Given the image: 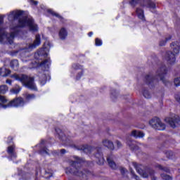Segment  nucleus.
Wrapping results in <instances>:
<instances>
[{
	"label": "nucleus",
	"mask_w": 180,
	"mask_h": 180,
	"mask_svg": "<svg viewBox=\"0 0 180 180\" xmlns=\"http://www.w3.org/2000/svg\"><path fill=\"white\" fill-rule=\"evenodd\" d=\"M22 16L23 12H22V11H14L11 12L8 15V20L12 22V20H15V19H19V26L20 27L28 26L31 32H37L39 30L37 25L34 23V20L32 18Z\"/></svg>",
	"instance_id": "1"
},
{
	"label": "nucleus",
	"mask_w": 180,
	"mask_h": 180,
	"mask_svg": "<svg viewBox=\"0 0 180 180\" xmlns=\"http://www.w3.org/2000/svg\"><path fill=\"white\" fill-rule=\"evenodd\" d=\"M11 78H15L16 81H20L25 86L32 91H37V87L34 84V78L26 75H13Z\"/></svg>",
	"instance_id": "2"
},
{
	"label": "nucleus",
	"mask_w": 180,
	"mask_h": 180,
	"mask_svg": "<svg viewBox=\"0 0 180 180\" xmlns=\"http://www.w3.org/2000/svg\"><path fill=\"white\" fill-rule=\"evenodd\" d=\"M171 49L172 52L168 51L165 55V60L169 63V64H174L175 63L176 58L175 56H178L180 51L179 42L174 41L170 44Z\"/></svg>",
	"instance_id": "3"
},
{
	"label": "nucleus",
	"mask_w": 180,
	"mask_h": 180,
	"mask_svg": "<svg viewBox=\"0 0 180 180\" xmlns=\"http://www.w3.org/2000/svg\"><path fill=\"white\" fill-rule=\"evenodd\" d=\"M18 32H19V27H15L11 34H6L5 30L0 27V43L7 41L10 44H12L13 43V39H15V34Z\"/></svg>",
	"instance_id": "4"
},
{
	"label": "nucleus",
	"mask_w": 180,
	"mask_h": 180,
	"mask_svg": "<svg viewBox=\"0 0 180 180\" xmlns=\"http://www.w3.org/2000/svg\"><path fill=\"white\" fill-rule=\"evenodd\" d=\"M149 124L156 130H165V124L162 123L161 120L157 117L152 118L149 121Z\"/></svg>",
	"instance_id": "5"
},
{
	"label": "nucleus",
	"mask_w": 180,
	"mask_h": 180,
	"mask_svg": "<svg viewBox=\"0 0 180 180\" xmlns=\"http://www.w3.org/2000/svg\"><path fill=\"white\" fill-rule=\"evenodd\" d=\"M166 123H168L171 127L175 128L180 124V118L178 115H174L172 117L165 118Z\"/></svg>",
	"instance_id": "6"
},
{
	"label": "nucleus",
	"mask_w": 180,
	"mask_h": 180,
	"mask_svg": "<svg viewBox=\"0 0 180 180\" xmlns=\"http://www.w3.org/2000/svg\"><path fill=\"white\" fill-rule=\"evenodd\" d=\"M131 165L136 169V172H138V174H139V175H141V176H142L143 178L148 177V174H147V172L143 170L144 167H143L141 165H137V163L133 162L131 163Z\"/></svg>",
	"instance_id": "7"
},
{
	"label": "nucleus",
	"mask_w": 180,
	"mask_h": 180,
	"mask_svg": "<svg viewBox=\"0 0 180 180\" xmlns=\"http://www.w3.org/2000/svg\"><path fill=\"white\" fill-rule=\"evenodd\" d=\"M25 105V101L22 98H14L7 105L8 107L19 108V106H23Z\"/></svg>",
	"instance_id": "8"
},
{
	"label": "nucleus",
	"mask_w": 180,
	"mask_h": 180,
	"mask_svg": "<svg viewBox=\"0 0 180 180\" xmlns=\"http://www.w3.org/2000/svg\"><path fill=\"white\" fill-rule=\"evenodd\" d=\"M37 46H40V35L37 34L35 37V40L34 41L33 44H30L29 45V49H30L31 50L33 49H36V47H37Z\"/></svg>",
	"instance_id": "9"
},
{
	"label": "nucleus",
	"mask_w": 180,
	"mask_h": 180,
	"mask_svg": "<svg viewBox=\"0 0 180 180\" xmlns=\"http://www.w3.org/2000/svg\"><path fill=\"white\" fill-rule=\"evenodd\" d=\"M58 36L60 40H65V39H67V36H68V32H67V30L64 27H62L59 30Z\"/></svg>",
	"instance_id": "10"
},
{
	"label": "nucleus",
	"mask_w": 180,
	"mask_h": 180,
	"mask_svg": "<svg viewBox=\"0 0 180 180\" xmlns=\"http://www.w3.org/2000/svg\"><path fill=\"white\" fill-rule=\"evenodd\" d=\"M103 144L105 146V147H107V148H110V150H114L115 149V145L113 144V142L110 141L109 139H105L103 141Z\"/></svg>",
	"instance_id": "11"
},
{
	"label": "nucleus",
	"mask_w": 180,
	"mask_h": 180,
	"mask_svg": "<svg viewBox=\"0 0 180 180\" xmlns=\"http://www.w3.org/2000/svg\"><path fill=\"white\" fill-rule=\"evenodd\" d=\"M131 136H132L133 137H135L136 139L137 138L141 139L144 137V133L140 131L134 130L131 132Z\"/></svg>",
	"instance_id": "12"
},
{
	"label": "nucleus",
	"mask_w": 180,
	"mask_h": 180,
	"mask_svg": "<svg viewBox=\"0 0 180 180\" xmlns=\"http://www.w3.org/2000/svg\"><path fill=\"white\" fill-rule=\"evenodd\" d=\"M8 154L11 158H16V153H15V146H8L7 149Z\"/></svg>",
	"instance_id": "13"
},
{
	"label": "nucleus",
	"mask_w": 180,
	"mask_h": 180,
	"mask_svg": "<svg viewBox=\"0 0 180 180\" xmlns=\"http://www.w3.org/2000/svg\"><path fill=\"white\" fill-rule=\"evenodd\" d=\"M10 65L14 71H18V70H19V62L16 59L11 60Z\"/></svg>",
	"instance_id": "14"
},
{
	"label": "nucleus",
	"mask_w": 180,
	"mask_h": 180,
	"mask_svg": "<svg viewBox=\"0 0 180 180\" xmlns=\"http://www.w3.org/2000/svg\"><path fill=\"white\" fill-rule=\"evenodd\" d=\"M136 13L139 19L144 20V11L141 8L138 7L136 11Z\"/></svg>",
	"instance_id": "15"
},
{
	"label": "nucleus",
	"mask_w": 180,
	"mask_h": 180,
	"mask_svg": "<svg viewBox=\"0 0 180 180\" xmlns=\"http://www.w3.org/2000/svg\"><path fill=\"white\" fill-rule=\"evenodd\" d=\"M56 136L58 139H60V140H65V135L64 134L63 131H61V129H60V128L56 129Z\"/></svg>",
	"instance_id": "16"
},
{
	"label": "nucleus",
	"mask_w": 180,
	"mask_h": 180,
	"mask_svg": "<svg viewBox=\"0 0 180 180\" xmlns=\"http://www.w3.org/2000/svg\"><path fill=\"white\" fill-rule=\"evenodd\" d=\"M11 74V70L6 69V68H0V75L1 77H8Z\"/></svg>",
	"instance_id": "17"
},
{
	"label": "nucleus",
	"mask_w": 180,
	"mask_h": 180,
	"mask_svg": "<svg viewBox=\"0 0 180 180\" xmlns=\"http://www.w3.org/2000/svg\"><path fill=\"white\" fill-rule=\"evenodd\" d=\"M142 94H143V96L145 98H146V99H150V98H151V94L147 89H143L142 91Z\"/></svg>",
	"instance_id": "18"
},
{
	"label": "nucleus",
	"mask_w": 180,
	"mask_h": 180,
	"mask_svg": "<svg viewBox=\"0 0 180 180\" xmlns=\"http://www.w3.org/2000/svg\"><path fill=\"white\" fill-rule=\"evenodd\" d=\"M7 91H8V86L6 85L0 86V94H6Z\"/></svg>",
	"instance_id": "19"
},
{
	"label": "nucleus",
	"mask_w": 180,
	"mask_h": 180,
	"mask_svg": "<svg viewBox=\"0 0 180 180\" xmlns=\"http://www.w3.org/2000/svg\"><path fill=\"white\" fill-rule=\"evenodd\" d=\"M107 161L110 165V167H111V168H116V164L115 163V162H113V160H112V159H110V158H107Z\"/></svg>",
	"instance_id": "20"
},
{
	"label": "nucleus",
	"mask_w": 180,
	"mask_h": 180,
	"mask_svg": "<svg viewBox=\"0 0 180 180\" xmlns=\"http://www.w3.org/2000/svg\"><path fill=\"white\" fill-rule=\"evenodd\" d=\"M35 98H36V96H34V94H25V99H27V101H32V99H34Z\"/></svg>",
	"instance_id": "21"
},
{
	"label": "nucleus",
	"mask_w": 180,
	"mask_h": 180,
	"mask_svg": "<svg viewBox=\"0 0 180 180\" xmlns=\"http://www.w3.org/2000/svg\"><path fill=\"white\" fill-rule=\"evenodd\" d=\"M161 178L164 180H172V178L169 175L165 174H162Z\"/></svg>",
	"instance_id": "22"
},
{
	"label": "nucleus",
	"mask_w": 180,
	"mask_h": 180,
	"mask_svg": "<svg viewBox=\"0 0 180 180\" xmlns=\"http://www.w3.org/2000/svg\"><path fill=\"white\" fill-rule=\"evenodd\" d=\"M46 12L48 13H51V15H53V16H57L58 18H60V15H58V14H57L56 13H55L54 11H53V10L48 8L46 10Z\"/></svg>",
	"instance_id": "23"
},
{
	"label": "nucleus",
	"mask_w": 180,
	"mask_h": 180,
	"mask_svg": "<svg viewBox=\"0 0 180 180\" xmlns=\"http://www.w3.org/2000/svg\"><path fill=\"white\" fill-rule=\"evenodd\" d=\"M172 37L169 36L168 38H166L165 41H161L160 43V46H165V43L168 41V40H171Z\"/></svg>",
	"instance_id": "24"
},
{
	"label": "nucleus",
	"mask_w": 180,
	"mask_h": 180,
	"mask_svg": "<svg viewBox=\"0 0 180 180\" xmlns=\"http://www.w3.org/2000/svg\"><path fill=\"white\" fill-rule=\"evenodd\" d=\"M46 67H48V68H50V65H51V60H50V58H49L48 56H46Z\"/></svg>",
	"instance_id": "25"
},
{
	"label": "nucleus",
	"mask_w": 180,
	"mask_h": 180,
	"mask_svg": "<svg viewBox=\"0 0 180 180\" xmlns=\"http://www.w3.org/2000/svg\"><path fill=\"white\" fill-rule=\"evenodd\" d=\"M11 94H19L20 92V88H15L11 90Z\"/></svg>",
	"instance_id": "26"
},
{
	"label": "nucleus",
	"mask_w": 180,
	"mask_h": 180,
	"mask_svg": "<svg viewBox=\"0 0 180 180\" xmlns=\"http://www.w3.org/2000/svg\"><path fill=\"white\" fill-rule=\"evenodd\" d=\"M146 6L147 8H150L151 9H154L155 8V4L153 2H149Z\"/></svg>",
	"instance_id": "27"
},
{
	"label": "nucleus",
	"mask_w": 180,
	"mask_h": 180,
	"mask_svg": "<svg viewBox=\"0 0 180 180\" xmlns=\"http://www.w3.org/2000/svg\"><path fill=\"white\" fill-rule=\"evenodd\" d=\"M95 44H96V46H101L102 40H101L99 38L96 39Z\"/></svg>",
	"instance_id": "28"
},
{
	"label": "nucleus",
	"mask_w": 180,
	"mask_h": 180,
	"mask_svg": "<svg viewBox=\"0 0 180 180\" xmlns=\"http://www.w3.org/2000/svg\"><path fill=\"white\" fill-rule=\"evenodd\" d=\"M174 85L175 86H179L180 85V77L174 79Z\"/></svg>",
	"instance_id": "29"
},
{
	"label": "nucleus",
	"mask_w": 180,
	"mask_h": 180,
	"mask_svg": "<svg viewBox=\"0 0 180 180\" xmlns=\"http://www.w3.org/2000/svg\"><path fill=\"white\" fill-rule=\"evenodd\" d=\"M53 176V171L52 170H48L46 172V178H50Z\"/></svg>",
	"instance_id": "30"
},
{
	"label": "nucleus",
	"mask_w": 180,
	"mask_h": 180,
	"mask_svg": "<svg viewBox=\"0 0 180 180\" xmlns=\"http://www.w3.org/2000/svg\"><path fill=\"white\" fill-rule=\"evenodd\" d=\"M115 144H116L117 148H122V147H123L122 142H120V141H116Z\"/></svg>",
	"instance_id": "31"
},
{
	"label": "nucleus",
	"mask_w": 180,
	"mask_h": 180,
	"mask_svg": "<svg viewBox=\"0 0 180 180\" xmlns=\"http://www.w3.org/2000/svg\"><path fill=\"white\" fill-rule=\"evenodd\" d=\"M39 68H44H44H46V60H44L40 63Z\"/></svg>",
	"instance_id": "32"
},
{
	"label": "nucleus",
	"mask_w": 180,
	"mask_h": 180,
	"mask_svg": "<svg viewBox=\"0 0 180 180\" xmlns=\"http://www.w3.org/2000/svg\"><path fill=\"white\" fill-rule=\"evenodd\" d=\"M53 46V44L49 41H46V50H50V48Z\"/></svg>",
	"instance_id": "33"
},
{
	"label": "nucleus",
	"mask_w": 180,
	"mask_h": 180,
	"mask_svg": "<svg viewBox=\"0 0 180 180\" xmlns=\"http://www.w3.org/2000/svg\"><path fill=\"white\" fill-rule=\"evenodd\" d=\"M82 160L79 159V158H76V161L73 162L72 165H77L78 163H81Z\"/></svg>",
	"instance_id": "34"
},
{
	"label": "nucleus",
	"mask_w": 180,
	"mask_h": 180,
	"mask_svg": "<svg viewBox=\"0 0 180 180\" xmlns=\"http://www.w3.org/2000/svg\"><path fill=\"white\" fill-rule=\"evenodd\" d=\"M127 144L133 150H136V148H134V143H132V144H130V141H127Z\"/></svg>",
	"instance_id": "35"
},
{
	"label": "nucleus",
	"mask_w": 180,
	"mask_h": 180,
	"mask_svg": "<svg viewBox=\"0 0 180 180\" xmlns=\"http://www.w3.org/2000/svg\"><path fill=\"white\" fill-rule=\"evenodd\" d=\"M0 101L2 102V103H6V98H5V96L0 95Z\"/></svg>",
	"instance_id": "36"
},
{
	"label": "nucleus",
	"mask_w": 180,
	"mask_h": 180,
	"mask_svg": "<svg viewBox=\"0 0 180 180\" xmlns=\"http://www.w3.org/2000/svg\"><path fill=\"white\" fill-rule=\"evenodd\" d=\"M30 2L31 5H34L35 6L36 5H37V4H39L37 1H34V0H30Z\"/></svg>",
	"instance_id": "37"
},
{
	"label": "nucleus",
	"mask_w": 180,
	"mask_h": 180,
	"mask_svg": "<svg viewBox=\"0 0 180 180\" xmlns=\"http://www.w3.org/2000/svg\"><path fill=\"white\" fill-rule=\"evenodd\" d=\"M117 95V93L116 91H112L111 92V98H115Z\"/></svg>",
	"instance_id": "38"
},
{
	"label": "nucleus",
	"mask_w": 180,
	"mask_h": 180,
	"mask_svg": "<svg viewBox=\"0 0 180 180\" xmlns=\"http://www.w3.org/2000/svg\"><path fill=\"white\" fill-rule=\"evenodd\" d=\"M39 78H46V74H44H44L39 73Z\"/></svg>",
	"instance_id": "39"
},
{
	"label": "nucleus",
	"mask_w": 180,
	"mask_h": 180,
	"mask_svg": "<svg viewBox=\"0 0 180 180\" xmlns=\"http://www.w3.org/2000/svg\"><path fill=\"white\" fill-rule=\"evenodd\" d=\"M130 4L131 5H136V4H137V0H131Z\"/></svg>",
	"instance_id": "40"
},
{
	"label": "nucleus",
	"mask_w": 180,
	"mask_h": 180,
	"mask_svg": "<svg viewBox=\"0 0 180 180\" xmlns=\"http://www.w3.org/2000/svg\"><path fill=\"white\" fill-rule=\"evenodd\" d=\"M175 98H176V101H177V102H179V103H180V96H176Z\"/></svg>",
	"instance_id": "41"
},
{
	"label": "nucleus",
	"mask_w": 180,
	"mask_h": 180,
	"mask_svg": "<svg viewBox=\"0 0 180 180\" xmlns=\"http://www.w3.org/2000/svg\"><path fill=\"white\" fill-rule=\"evenodd\" d=\"M4 23V17L0 16V25H2Z\"/></svg>",
	"instance_id": "42"
},
{
	"label": "nucleus",
	"mask_w": 180,
	"mask_h": 180,
	"mask_svg": "<svg viewBox=\"0 0 180 180\" xmlns=\"http://www.w3.org/2000/svg\"><path fill=\"white\" fill-rule=\"evenodd\" d=\"M6 84H8L9 85H11V84H12V80H11V79H7V80L6 81Z\"/></svg>",
	"instance_id": "43"
},
{
	"label": "nucleus",
	"mask_w": 180,
	"mask_h": 180,
	"mask_svg": "<svg viewBox=\"0 0 180 180\" xmlns=\"http://www.w3.org/2000/svg\"><path fill=\"white\" fill-rule=\"evenodd\" d=\"M60 154H65V149L60 150Z\"/></svg>",
	"instance_id": "44"
},
{
	"label": "nucleus",
	"mask_w": 180,
	"mask_h": 180,
	"mask_svg": "<svg viewBox=\"0 0 180 180\" xmlns=\"http://www.w3.org/2000/svg\"><path fill=\"white\" fill-rule=\"evenodd\" d=\"M66 172L67 173H70V174H72V170H68V169H66Z\"/></svg>",
	"instance_id": "45"
},
{
	"label": "nucleus",
	"mask_w": 180,
	"mask_h": 180,
	"mask_svg": "<svg viewBox=\"0 0 180 180\" xmlns=\"http://www.w3.org/2000/svg\"><path fill=\"white\" fill-rule=\"evenodd\" d=\"M100 165H102L103 164V158L101 159V162H99Z\"/></svg>",
	"instance_id": "46"
},
{
	"label": "nucleus",
	"mask_w": 180,
	"mask_h": 180,
	"mask_svg": "<svg viewBox=\"0 0 180 180\" xmlns=\"http://www.w3.org/2000/svg\"><path fill=\"white\" fill-rule=\"evenodd\" d=\"M92 34H94V32H89V37H91V36H92Z\"/></svg>",
	"instance_id": "47"
},
{
	"label": "nucleus",
	"mask_w": 180,
	"mask_h": 180,
	"mask_svg": "<svg viewBox=\"0 0 180 180\" xmlns=\"http://www.w3.org/2000/svg\"><path fill=\"white\" fill-rule=\"evenodd\" d=\"M48 79H50V75H48Z\"/></svg>",
	"instance_id": "48"
},
{
	"label": "nucleus",
	"mask_w": 180,
	"mask_h": 180,
	"mask_svg": "<svg viewBox=\"0 0 180 180\" xmlns=\"http://www.w3.org/2000/svg\"><path fill=\"white\" fill-rule=\"evenodd\" d=\"M160 79H161L162 81H164V79H162V77H160Z\"/></svg>",
	"instance_id": "49"
},
{
	"label": "nucleus",
	"mask_w": 180,
	"mask_h": 180,
	"mask_svg": "<svg viewBox=\"0 0 180 180\" xmlns=\"http://www.w3.org/2000/svg\"><path fill=\"white\" fill-rule=\"evenodd\" d=\"M131 174H133V171L131 170Z\"/></svg>",
	"instance_id": "50"
},
{
	"label": "nucleus",
	"mask_w": 180,
	"mask_h": 180,
	"mask_svg": "<svg viewBox=\"0 0 180 180\" xmlns=\"http://www.w3.org/2000/svg\"><path fill=\"white\" fill-rule=\"evenodd\" d=\"M8 139H10L11 140H12V138H8Z\"/></svg>",
	"instance_id": "51"
},
{
	"label": "nucleus",
	"mask_w": 180,
	"mask_h": 180,
	"mask_svg": "<svg viewBox=\"0 0 180 180\" xmlns=\"http://www.w3.org/2000/svg\"><path fill=\"white\" fill-rule=\"evenodd\" d=\"M4 108H6V105H5Z\"/></svg>",
	"instance_id": "52"
}]
</instances>
